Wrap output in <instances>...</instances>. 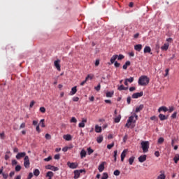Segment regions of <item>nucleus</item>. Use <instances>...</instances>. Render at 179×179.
Wrapping results in <instances>:
<instances>
[{
	"mask_svg": "<svg viewBox=\"0 0 179 179\" xmlns=\"http://www.w3.org/2000/svg\"><path fill=\"white\" fill-rule=\"evenodd\" d=\"M155 155L157 157H159L160 156V154H159V151H156L155 152Z\"/></svg>",
	"mask_w": 179,
	"mask_h": 179,
	"instance_id": "63",
	"label": "nucleus"
},
{
	"mask_svg": "<svg viewBox=\"0 0 179 179\" xmlns=\"http://www.w3.org/2000/svg\"><path fill=\"white\" fill-rule=\"evenodd\" d=\"M146 159H147L146 155H141L138 157L139 162H141V163L145 162L146 161Z\"/></svg>",
	"mask_w": 179,
	"mask_h": 179,
	"instance_id": "10",
	"label": "nucleus"
},
{
	"mask_svg": "<svg viewBox=\"0 0 179 179\" xmlns=\"http://www.w3.org/2000/svg\"><path fill=\"white\" fill-rule=\"evenodd\" d=\"M131 101V96H129V97L127 98V103H128L129 105L130 104Z\"/></svg>",
	"mask_w": 179,
	"mask_h": 179,
	"instance_id": "64",
	"label": "nucleus"
},
{
	"mask_svg": "<svg viewBox=\"0 0 179 179\" xmlns=\"http://www.w3.org/2000/svg\"><path fill=\"white\" fill-rule=\"evenodd\" d=\"M121 118H122V116L121 115H119L118 116H117L115 118V123H119L121 120Z\"/></svg>",
	"mask_w": 179,
	"mask_h": 179,
	"instance_id": "29",
	"label": "nucleus"
},
{
	"mask_svg": "<svg viewBox=\"0 0 179 179\" xmlns=\"http://www.w3.org/2000/svg\"><path fill=\"white\" fill-rule=\"evenodd\" d=\"M162 111H164L166 113V112L169 111V109L166 106H162L159 108V113H161Z\"/></svg>",
	"mask_w": 179,
	"mask_h": 179,
	"instance_id": "20",
	"label": "nucleus"
},
{
	"mask_svg": "<svg viewBox=\"0 0 179 179\" xmlns=\"http://www.w3.org/2000/svg\"><path fill=\"white\" fill-rule=\"evenodd\" d=\"M45 138L47 140H50V139H51V136L49 134H46L45 136Z\"/></svg>",
	"mask_w": 179,
	"mask_h": 179,
	"instance_id": "51",
	"label": "nucleus"
},
{
	"mask_svg": "<svg viewBox=\"0 0 179 179\" xmlns=\"http://www.w3.org/2000/svg\"><path fill=\"white\" fill-rule=\"evenodd\" d=\"M164 142V138L163 137H160L158 140L159 144H162Z\"/></svg>",
	"mask_w": 179,
	"mask_h": 179,
	"instance_id": "40",
	"label": "nucleus"
},
{
	"mask_svg": "<svg viewBox=\"0 0 179 179\" xmlns=\"http://www.w3.org/2000/svg\"><path fill=\"white\" fill-rule=\"evenodd\" d=\"M4 137H5V134L3 132L1 133L0 134V138L3 140L4 139Z\"/></svg>",
	"mask_w": 179,
	"mask_h": 179,
	"instance_id": "59",
	"label": "nucleus"
},
{
	"mask_svg": "<svg viewBox=\"0 0 179 179\" xmlns=\"http://www.w3.org/2000/svg\"><path fill=\"white\" fill-rule=\"evenodd\" d=\"M143 108H144L143 104H141L139 106H138L136 108L135 113H138L141 112V110H143Z\"/></svg>",
	"mask_w": 179,
	"mask_h": 179,
	"instance_id": "14",
	"label": "nucleus"
},
{
	"mask_svg": "<svg viewBox=\"0 0 179 179\" xmlns=\"http://www.w3.org/2000/svg\"><path fill=\"white\" fill-rule=\"evenodd\" d=\"M108 174L106 172H104L103 173V176L101 177V179H108Z\"/></svg>",
	"mask_w": 179,
	"mask_h": 179,
	"instance_id": "35",
	"label": "nucleus"
},
{
	"mask_svg": "<svg viewBox=\"0 0 179 179\" xmlns=\"http://www.w3.org/2000/svg\"><path fill=\"white\" fill-rule=\"evenodd\" d=\"M138 120V115L136 113H134L132 115L129 117L128 119L129 122L130 123H136V121Z\"/></svg>",
	"mask_w": 179,
	"mask_h": 179,
	"instance_id": "3",
	"label": "nucleus"
},
{
	"mask_svg": "<svg viewBox=\"0 0 179 179\" xmlns=\"http://www.w3.org/2000/svg\"><path fill=\"white\" fill-rule=\"evenodd\" d=\"M127 152V150L126 149H124L123 150V152H122V154H121V161L122 162H124V158L126 157Z\"/></svg>",
	"mask_w": 179,
	"mask_h": 179,
	"instance_id": "15",
	"label": "nucleus"
},
{
	"mask_svg": "<svg viewBox=\"0 0 179 179\" xmlns=\"http://www.w3.org/2000/svg\"><path fill=\"white\" fill-rule=\"evenodd\" d=\"M60 158V155L59 154H56L55 156H54V159H56V160H59Z\"/></svg>",
	"mask_w": 179,
	"mask_h": 179,
	"instance_id": "47",
	"label": "nucleus"
},
{
	"mask_svg": "<svg viewBox=\"0 0 179 179\" xmlns=\"http://www.w3.org/2000/svg\"><path fill=\"white\" fill-rule=\"evenodd\" d=\"M94 152V150L91 148H87V154L88 155H91Z\"/></svg>",
	"mask_w": 179,
	"mask_h": 179,
	"instance_id": "36",
	"label": "nucleus"
},
{
	"mask_svg": "<svg viewBox=\"0 0 179 179\" xmlns=\"http://www.w3.org/2000/svg\"><path fill=\"white\" fill-rule=\"evenodd\" d=\"M40 112H41L42 113H45V107H41L40 108Z\"/></svg>",
	"mask_w": 179,
	"mask_h": 179,
	"instance_id": "50",
	"label": "nucleus"
},
{
	"mask_svg": "<svg viewBox=\"0 0 179 179\" xmlns=\"http://www.w3.org/2000/svg\"><path fill=\"white\" fill-rule=\"evenodd\" d=\"M141 148L143 150V153H147L149 151L150 148V143L148 141H143L141 143Z\"/></svg>",
	"mask_w": 179,
	"mask_h": 179,
	"instance_id": "2",
	"label": "nucleus"
},
{
	"mask_svg": "<svg viewBox=\"0 0 179 179\" xmlns=\"http://www.w3.org/2000/svg\"><path fill=\"white\" fill-rule=\"evenodd\" d=\"M95 131L96 132V133H101V131H102V128H101V127H100V126H99V125H96L95 126Z\"/></svg>",
	"mask_w": 179,
	"mask_h": 179,
	"instance_id": "23",
	"label": "nucleus"
},
{
	"mask_svg": "<svg viewBox=\"0 0 179 179\" xmlns=\"http://www.w3.org/2000/svg\"><path fill=\"white\" fill-rule=\"evenodd\" d=\"M26 153L24 152H18L17 155H16V159H20L21 158L25 157Z\"/></svg>",
	"mask_w": 179,
	"mask_h": 179,
	"instance_id": "8",
	"label": "nucleus"
},
{
	"mask_svg": "<svg viewBox=\"0 0 179 179\" xmlns=\"http://www.w3.org/2000/svg\"><path fill=\"white\" fill-rule=\"evenodd\" d=\"M73 101L74 102H78L79 101V97H78V96L73 97Z\"/></svg>",
	"mask_w": 179,
	"mask_h": 179,
	"instance_id": "57",
	"label": "nucleus"
},
{
	"mask_svg": "<svg viewBox=\"0 0 179 179\" xmlns=\"http://www.w3.org/2000/svg\"><path fill=\"white\" fill-rule=\"evenodd\" d=\"M115 66L116 68H119V67L120 66V64L118 63L117 62H115Z\"/></svg>",
	"mask_w": 179,
	"mask_h": 179,
	"instance_id": "61",
	"label": "nucleus"
},
{
	"mask_svg": "<svg viewBox=\"0 0 179 179\" xmlns=\"http://www.w3.org/2000/svg\"><path fill=\"white\" fill-rule=\"evenodd\" d=\"M117 150H115L114 151V160H115V162L117 161Z\"/></svg>",
	"mask_w": 179,
	"mask_h": 179,
	"instance_id": "45",
	"label": "nucleus"
},
{
	"mask_svg": "<svg viewBox=\"0 0 179 179\" xmlns=\"http://www.w3.org/2000/svg\"><path fill=\"white\" fill-rule=\"evenodd\" d=\"M127 90H128V87H125L123 85H121L118 87V90H119V91Z\"/></svg>",
	"mask_w": 179,
	"mask_h": 179,
	"instance_id": "32",
	"label": "nucleus"
},
{
	"mask_svg": "<svg viewBox=\"0 0 179 179\" xmlns=\"http://www.w3.org/2000/svg\"><path fill=\"white\" fill-rule=\"evenodd\" d=\"M90 76H87L86 79L80 83V86H84L87 81L89 80Z\"/></svg>",
	"mask_w": 179,
	"mask_h": 179,
	"instance_id": "38",
	"label": "nucleus"
},
{
	"mask_svg": "<svg viewBox=\"0 0 179 179\" xmlns=\"http://www.w3.org/2000/svg\"><path fill=\"white\" fill-rule=\"evenodd\" d=\"M67 166H68L70 169H77V168H78V164L76 163V162H67Z\"/></svg>",
	"mask_w": 179,
	"mask_h": 179,
	"instance_id": "5",
	"label": "nucleus"
},
{
	"mask_svg": "<svg viewBox=\"0 0 179 179\" xmlns=\"http://www.w3.org/2000/svg\"><path fill=\"white\" fill-rule=\"evenodd\" d=\"M150 83V78L147 76H141L138 80L140 86H146Z\"/></svg>",
	"mask_w": 179,
	"mask_h": 179,
	"instance_id": "1",
	"label": "nucleus"
},
{
	"mask_svg": "<svg viewBox=\"0 0 179 179\" xmlns=\"http://www.w3.org/2000/svg\"><path fill=\"white\" fill-rule=\"evenodd\" d=\"M114 145H115V143L113 142L112 143L108 144V145H107V148H108V150H110V149H112V148L114 147Z\"/></svg>",
	"mask_w": 179,
	"mask_h": 179,
	"instance_id": "37",
	"label": "nucleus"
},
{
	"mask_svg": "<svg viewBox=\"0 0 179 179\" xmlns=\"http://www.w3.org/2000/svg\"><path fill=\"white\" fill-rule=\"evenodd\" d=\"M87 118H83L82 122L79 123L78 127L80 128H84L85 126V123H87Z\"/></svg>",
	"mask_w": 179,
	"mask_h": 179,
	"instance_id": "9",
	"label": "nucleus"
},
{
	"mask_svg": "<svg viewBox=\"0 0 179 179\" xmlns=\"http://www.w3.org/2000/svg\"><path fill=\"white\" fill-rule=\"evenodd\" d=\"M120 171L119 170H115L114 171V175L115 176H120Z\"/></svg>",
	"mask_w": 179,
	"mask_h": 179,
	"instance_id": "46",
	"label": "nucleus"
},
{
	"mask_svg": "<svg viewBox=\"0 0 179 179\" xmlns=\"http://www.w3.org/2000/svg\"><path fill=\"white\" fill-rule=\"evenodd\" d=\"M159 117L161 121H164L168 119V116H166L165 115H163L162 113L159 115Z\"/></svg>",
	"mask_w": 179,
	"mask_h": 179,
	"instance_id": "16",
	"label": "nucleus"
},
{
	"mask_svg": "<svg viewBox=\"0 0 179 179\" xmlns=\"http://www.w3.org/2000/svg\"><path fill=\"white\" fill-rule=\"evenodd\" d=\"M131 122H129V120H127V123L126 124L125 127L127 128H129L131 127Z\"/></svg>",
	"mask_w": 179,
	"mask_h": 179,
	"instance_id": "56",
	"label": "nucleus"
},
{
	"mask_svg": "<svg viewBox=\"0 0 179 179\" xmlns=\"http://www.w3.org/2000/svg\"><path fill=\"white\" fill-rule=\"evenodd\" d=\"M130 65H131L130 61H127V62L125 63V64L123 65V69H124V70H127V68H128L129 66H130Z\"/></svg>",
	"mask_w": 179,
	"mask_h": 179,
	"instance_id": "24",
	"label": "nucleus"
},
{
	"mask_svg": "<svg viewBox=\"0 0 179 179\" xmlns=\"http://www.w3.org/2000/svg\"><path fill=\"white\" fill-rule=\"evenodd\" d=\"M52 159V157L51 156H48V157L44 159L45 162H50Z\"/></svg>",
	"mask_w": 179,
	"mask_h": 179,
	"instance_id": "48",
	"label": "nucleus"
},
{
	"mask_svg": "<svg viewBox=\"0 0 179 179\" xmlns=\"http://www.w3.org/2000/svg\"><path fill=\"white\" fill-rule=\"evenodd\" d=\"M2 176L4 179H7L8 176V173H3Z\"/></svg>",
	"mask_w": 179,
	"mask_h": 179,
	"instance_id": "58",
	"label": "nucleus"
},
{
	"mask_svg": "<svg viewBox=\"0 0 179 179\" xmlns=\"http://www.w3.org/2000/svg\"><path fill=\"white\" fill-rule=\"evenodd\" d=\"M54 174L52 171H48L46 174V178H48V179H52L53 177Z\"/></svg>",
	"mask_w": 179,
	"mask_h": 179,
	"instance_id": "19",
	"label": "nucleus"
},
{
	"mask_svg": "<svg viewBox=\"0 0 179 179\" xmlns=\"http://www.w3.org/2000/svg\"><path fill=\"white\" fill-rule=\"evenodd\" d=\"M40 174V171L38 169H34V175L36 177H38Z\"/></svg>",
	"mask_w": 179,
	"mask_h": 179,
	"instance_id": "31",
	"label": "nucleus"
},
{
	"mask_svg": "<svg viewBox=\"0 0 179 179\" xmlns=\"http://www.w3.org/2000/svg\"><path fill=\"white\" fill-rule=\"evenodd\" d=\"M117 57H118V55H113V56L111 57V59H110L111 64H113L115 63V62L116 61V59H117Z\"/></svg>",
	"mask_w": 179,
	"mask_h": 179,
	"instance_id": "25",
	"label": "nucleus"
},
{
	"mask_svg": "<svg viewBox=\"0 0 179 179\" xmlns=\"http://www.w3.org/2000/svg\"><path fill=\"white\" fill-rule=\"evenodd\" d=\"M87 155V152L85 150H82L80 152V157L83 159Z\"/></svg>",
	"mask_w": 179,
	"mask_h": 179,
	"instance_id": "26",
	"label": "nucleus"
},
{
	"mask_svg": "<svg viewBox=\"0 0 179 179\" xmlns=\"http://www.w3.org/2000/svg\"><path fill=\"white\" fill-rule=\"evenodd\" d=\"M143 96V92H136V93L133 94L132 98L136 99L140 97H142Z\"/></svg>",
	"mask_w": 179,
	"mask_h": 179,
	"instance_id": "6",
	"label": "nucleus"
},
{
	"mask_svg": "<svg viewBox=\"0 0 179 179\" xmlns=\"http://www.w3.org/2000/svg\"><path fill=\"white\" fill-rule=\"evenodd\" d=\"M94 90H95L96 91H97V92H99L100 90H101V84L99 83L98 86H96V87H94Z\"/></svg>",
	"mask_w": 179,
	"mask_h": 179,
	"instance_id": "43",
	"label": "nucleus"
},
{
	"mask_svg": "<svg viewBox=\"0 0 179 179\" xmlns=\"http://www.w3.org/2000/svg\"><path fill=\"white\" fill-rule=\"evenodd\" d=\"M74 175H75L74 176V179H78V178H79V177L80 176V173L78 170H75L74 171Z\"/></svg>",
	"mask_w": 179,
	"mask_h": 179,
	"instance_id": "17",
	"label": "nucleus"
},
{
	"mask_svg": "<svg viewBox=\"0 0 179 179\" xmlns=\"http://www.w3.org/2000/svg\"><path fill=\"white\" fill-rule=\"evenodd\" d=\"M21 166L20 165H17L16 166H15V171L16 172H19V171H20V170H21Z\"/></svg>",
	"mask_w": 179,
	"mask_h": 179,
	"instance_id": "42",
	"label": "nucleus"
},
{
	"mask_svg": "<svg viewBox=\"0 0 179 179\" xmlns=\"http://www.w3.org/2000/svg\"><path fill=\"white\" fill-rule=\"evenodd\" d=\"M35 104V101H31V102L29 104V108H32V107L34 106Z\"/></svg>",
	"mask_w": 179,
	"mask_h": 179,
	"instance_id": "53",
	"label": "nucleus"
},
{
	"mask_svg": "<svg viewBox=\"0 0 179 179\" xmlns=\"http://www.w3.org/2000/svg\"><path fill=\"white\" fill-rule=\"evenodd\" d=\"M118 60H122L124 58L123 55H120L119 56H117Z\"/></svg>",
	"mask_w": 179,
	"mask_h": 179,
	"instance_id": "55",
	"label": "nucleus"
},
{
	"mask_svg": "<svg viewBox=\"0 0 179 179\" xmlns=\"http://www.w3.org/2000/svg\"><path fill=\"white\" fill-rule=\"evenodd\" d=\"M103 137L102 135H100L99 136L97 137L96 141L98 143H101L103 142Z\"/></svg>",
	"mask_w": 179,
	"mask_h": 179,
	"instance_id": "27",
	"label": "nucleus"
},
{
	"mask_svg": "<svg viewBox=\"0 0 179 179\" xmlns=\"http://www.w3.org/2000/svg\"><path fill=\"white\" fill-rule=\"evenodd\" d=\"M173 160L176 164H178V162L179 161V154L176 155V156L173 158Z\"/></svg>",
	"mask_w": 179,
	"mask_h": 179,
	"instance_id": "33",
	"label": "nucleus"
},
{
	"mask_svg": "<svg viewBox=\"0 0 179 179\" xmlns=\"http://www.w3.org/2000/svg\"><path fill=\"white\" fill-rule=\"evenodd\" d=\"M44 121L45 120L44 119H42L41 121H40V124L41 126V127L44 128L45 127V125L44 124Z\"/></svg>",
	"mask_w": 179,
	"mask_h": 179,
	"instance_id": "44",
	"label": "nucleus"
},
{
	"mask_svg": "<svg viewBox=\"0 0 179 179\" xmlns=\"http://www.w3.org/2000/svg\"><path fill=\"white\" fill-rule=\"evenodd\" d=\"M32 177H33V173H32L31 172H30V173H29V176H28V177H27V179H31Z\"/></svg>",
	"mask_w": 179,
	"mask_h": 179,
	"instance_id": "60",
	"label": "nucleus"
},
{
	"mask_svg": "<svg viewBox=\"0 0 179 179\" xmlns=\"http://www.w3.org/2000/svg\"><path fill=\"white\" fill-rule=\"evenodd\" d=\"M76 92H77V87L75 86V87H72L71 92H70V94L71 96H73V95L76 94Z\"/></svg>",
	"mask_w": 179,
	"mask_h": 179,
	"instance_id": "22",
	"label": "nucleus"
},
{
	"mask_svg": "<svg viewBox=\"0 0 179 179\" xmlns=\"http://www.w3.org/2000/svg\"><path fill=\"white\" fill-rule=\"evenodd\" d=\"M29 166H30L29 159V157L27 155V156H25V157L24 159V166L26 169H28V168H29Z\"/></svg>",
	"mask_w": 179,
	"mask_h": 179,
	"instance_id": "4",
	"label": "nucleus"
},
{
	"mask_svg": "<svg viewBox=\"0 0 179 179\" xmlns=\"http://www.w3.org/2000/svg\"><path fill=\"white\" fill-rule=\"evenodd\" d=\"M151 52V48L150 46H145L144 48V53L147 54V53H150Z\"/></svg>",
	"mask_w": 179,
	"mask_h": 179,
	"instance_id": "21",
	"label": "nucleus"
},
{
	"mask_svg": "<svg viewBox=\"0 0 179 179\" xmlns=\"http://www.w3.org/2000/svg\"><path fill=\"white\" fill-rule=\"evenodd\" d=\"M63 138L67 141H70L72 139V137L70 134L64 135Z\"/></svg>",
	"mask_w": 179,
	"mask_h": 179,
	"instance_id": "18",
	"label": "nucleus"
},
{
	"mask_svg": "<svg viewBox=\"0 0 179 179\" xmlns=\"http://www.w3.org/2000/svg\"><path fill=\"white\" fill-rule=\"evenodd\" d=\"M59 64H60V60L59 59L55 60V62H54L55 66L56 67V69L58 71H61V67H60Z\"/></svg>",
	"mask_w": 179,
	"mask_h": 179,
	"instance_id": "7",
	"label": "nucleus"
},
{
	"mask_svg": "<svg viewBox=\"0 0 179 179\" xmlns=\"http://www.w3.org/2000/svg\"><path fill=\"white\" fill-rule=\"evenodd\" d=\"M177 117V112H175L173 114L171 115L172 119H176Z\"/></svg>",
	"mask_w": 179,
	"mask_h": 179,
	"instance_id": "52",
	"label": "nucleus"
},
{
	"mask_svg": "<svg viewBox=\"0 0 179 179\" xmlns=\"http://www.w3.org/2000/svg\"><path fill=\"white\" fill-rule=\"evenodd\" d=\"M113 94H114L113 92H108L106 93V97L111 98L113 96Z\"/></svg>",
	"mask_w": 179,
	"mask_h": 179,
	"instance_id": "34",
	"label": "nucleus"
},
{
	"mask_svg": "<svg viewBox=\"0 0 179 179\" xmlns=\"http://www.w3.org/2000/svg\"><path fill=\"white\" fill-rule=\"evenodd\" d=\"M17 161L16 159H13L12 160V165L13 166L17 165Z\"/></svg>",
	"mask_w": 179,
	"mask_h": 179,
	"instance_id": "54",
	"label": "nucleus"
},
{
	"mask_svg": "<svg viewBox=\"0 0 179 179\" xmlns=\"http://www.w3.org/2000/svg\"><path fill=\"white\" fill-rule=\"evenodd\" d=\"M160 175L158 176L157 179H165L166 178V175H165V171L164 170H162L160 171Z\"/></svg>",
	"mask_w": 179,
	"mask_h": 179,
	"instance_id": "11",
	"label": "nucleus"
},
{
	"mask_svg": "<svg viewBox=\"0 0 179 179\" xmlns=\"http://www.w3.org/2000/svg\"><path fill=\"white\" fill-rule=\"evenodd\" d=\"M143 48V46L141 44H137L135 45L134 49L136 51L140 52Z\"/></svg>",
	"mask_w": 179,
	"mask_h": 179,
	"instance_id": "13",
	"label": "nucleus"
},
{
	"mask_svg": "<svg viewBox=\"0 0 179 179\" xmlns=\"http://www.w3.org/2000/svg\"><path fill=\"white\" fill-rule=\"evenodd\" d=\"M136 90V87H131L130 88H129V91L131 92H134V91H135Z\"/></svg>",
	"mask_w": 179,
	"mask_h": 179,
	"instance_id": "62",
	"label": "nucleus"
},
{
	"mask_svg": "<svg viewBox=\"0 0 179 179\" xmlns=\"http://www.w3.org/2000/svg\"><path fill=\"white\" fill-rule=\"evenodd\" d=\"M126 80L128 81L130 83H132L134 80V77H131L129 78H127Z\"/></svg>",
	"mask_w": 179,
	"mask_h": 179,
	"instance_id": "41",
	"label": "nucleus"
},
{
	"mask_svg": "<svg viewBox=\"0 0 179 179\" xmlns=\"http://www.w3.org/2000/svg\"><path fill=\"white\" fill-rule=\"evenodd\" d=\"M134 160H135V157L131 156V157L129 158V164H130V165H132L133 163H134Z\"/></svg>",
	"mask_w": 179,
	"mask_h": 179,
	"instance_id": "30",
	"label": "nucleus"
},
{
	"mask_svg": "<svg viewBox=\"0 0 179 179\" xmlns=\"http://www.w3.org/2000/svg\"><path fill=\"white\" fill-rule=\"evenodd\" d=\"M169 44H164V45L162 46V50L163 51H167V50L169 49Z\"/></svg>",
	"mask_w": 179,
	"mask_h": 179,
	"instance_id": "28",
	"label": "nucleus"
},
{
	"mask_svg": "<svg viewBox=\"0 0 179 179\" xmlns=\"http://www.w3.org/2000/svg\"><path fill=\"white\" fill-rule=\"evenodd\" d=\"M25 127H26L25 123H24V122H22V123L20 124V129H24Z\"/></svg>",
	"mask_w": 179,
	"mask_h": 179,
	"instance_id": "49",
	"label": "nucleus"
},
{
	"mask_svg": "<svg viewBox=\"0 0 179 179\" xmlns=\"http://www.w3.org/2000/svg\"><path fill=\"white\" fill-rule=\"evenodd\" d=\"M70 122H71V123H75V124H76V123H77V120H76V118L75 117H71V120H70Z\"/></svg>",
	"mask_w": 179,
	"mask_h": 179,
	"instance_id": "39",
	"label": "nucleus"
},
{
	"mask_svg": "<svg viewBox=\"0 0 179 179\" xmlns=\"http://www.w3.org/2000/svg\"><path fill=\"white\" fill-rule=\"evenodd\" d=\"M104 165H105V162H103L101 164H99L98 169L100 173L104 171V169H105Z\"/></svg>",
	"mask_w": 179,
	"mask_h": 179,
	"instance_id": "12",
	"label": "nucleus"
}]
</instances>
